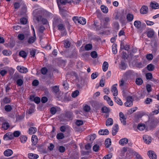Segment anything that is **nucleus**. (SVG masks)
Wrapping results in <instances>:
<instances>
[{"instance_id":"obj_1","label":"nucleus","mask_w":159,"mask_h":159,"mask_svg":"<svg viewBox=\"0 0 159 159\" xmlns=\"http://www.w3.org/2000/svg\"><path fill=\"white\" fill-rule=\"evenodd\" d=\"M49 13L43 9H42L37 11H34L33 15L36 18V20L38 21L42 19L43 16L47 17L49 15Z\"/></svg>"},{"instance_id":"obj_2","label":"nucleus","mask_w":159,"mask_h":159,"mask_svg":"<svg viewBox=\"0 0 159 159\" xmlns=\"http://www.w3.org/2000/svg\"><path fill=\"white\" fill-rule=\"evenodd\" d=\"M126 101L124 103V105L126 107H130L133 105L134 99L132 96H128L126 98Z\"/></svg>"},{"instance_id":"obj_3","label":"nucleus","mask_w":159,"mask_h":159,"mask_svg":"<svg viewBox=\"0 0 159 159\" xmlns=\"http://www.w3.org/2000/svg\"><path fill=\"white\" fill-rule=\"evenodd\" d=\"M16 78L18 79L16 80V84L18 86H21L23 84L24 82V79L23 77L17 75L16 77Z\"/></svg>"},{"instance_id":"obj_4","label":"nucleus","mask_w":159,"mask_h":159,"mask_svg":"<svg viewBox=\"0 0 159 159\" xmlns=\"http://www.w3.org/2000/svg\"><path fill=\"white\" fill-rule=\"evenodd\" d=\"M119 115L120 118V120L121 122V123L124 125H126V118L124 115L123 113L121 112H120Z\"/></svg>"},{"instance_id":"obj_5","label":"nucleus","mask_w":159,"mask_h":159,"mask_svg":"<svg viewBox=\"0 0 159 159\" xmlns=\"http://www.w3.org/2000/svg\"><path fill=\"white\" fill-rule=\"evenodd\" d=\"M13 139V135L11 133H7L5 134L3 137V139L5 140H11Z\"/></svg>"},{"instance_id":"obj_6","label":"nucleus","mask_w":159,"mask_h":159,"mask_svg":"<svg viewBox=\"0 0 159 159\" xmlns=\"http://www.w3.org/2000/svg\"><path fill=\"white\" fill-rule=\"evenodd\" d=\"M17 69L19 72L22 73H26L28 71L26 68L21 66H18Z\"/></svg>"},{"instance_id":"obj_7","label":"nucleus","mask_w":159,"mask_h":159,"mask_svg":"<svg viewBox=\"0 0 159 159\" xmlns=\"http://www.w3.org/2000/svg\"><path fill=\"white\" fill-rule=\"evenodd\" d=\"M101 110H102V112L107 114L105 116L106 118H107L109 116V112H110V110L109 108H108L106 106H104V107H103L102 108Z\"/></svg>"},{"instance_id":"obj_8","label":"nucleus","mask_w":159,"mask_h":159,"mask_svg":"<svg viewBox=\"0 0 159 159\" xmlns=\"http://www.w3.org/2000/svg\"><path fill=\"white\" fill-rule=\"evenodd\" d=\"M143 139L144 142L148 144H149L152 141L151 138L148 135H143Z\"/></svg>"},{"instance_id":"obj_9","label":"nucleus","mask_w":159,"mask_h":159,"mask_svg":"<svg viewBox=\"0 0 159 159\" xmlns=\"http://www.w3.org/2000/svg\"><path fill=\"white\" fill-rule=\"evenodd\" d=\"M117 84L113 85L111 89V92L113 93V95L114 96H116L118 95V91L116 85H117Z\"/></svg>"},{"instance_id":"obj_10","label":"nucleus","mask_w":159,"mask_h":159,"mask_svg":"<svg viewBox=\"0 0 159 159\" xmlns=\"http://www.w3.org/2000/svg\"><path fill=\"white\" fill-rule=\"evenodd\" d=\"M148 156L151 159H156L157 156L155 152L152 151H150L148 153Z\"/></svg>"},{"instance_id":"obj_11","label":"nucleus","mask_w":159,"mask_h":159,"mask_svg":"<svg viewBox=\"0 0 159 159\" xmlns=\"http://www.w3.org/2000/svg\"><path fill=\"white\" fill-rule=\"evenodd\" d=\"M38 138L37 136L35 135H33L32 136V138H31V142L32 143V145L33 146H35V145L38 142Z\"/></svg>"},{"instance_id":"obj_12","label":"nucleus","mask_w":159,"mask_h":159,"mask_svg":"<svg viewBox=\"0 0 159 159\" xmlns=\"http://www.w3.org/2000/svg\"><path fill=\"white\" fill-rule=\"evenodd\" d=\"M119 130L118 125L117 124L115 125L112 128V134L113 135H115L118 132Z\"/></svg>"},{"instance_id":"obj_13","label":"nucleus","mask_w":159,"mask_h":159,"mask_svg":"<svg viewBox=\"0 0 159 159\" xmlns=\"http://www.w3.org/2000/svg\"><path fill=\"white\" fill-rule=\"evenodd\" d=\"M104 99L106 100L110 106H112L113 105V101L111 100L110 98L107 95H105L104 96Z\"/></svg>"},{"instance_id":"obj_14","label":"nucleus","mask_w":159,"mask_h":159,"mask_svg":"<svg viewBox=\"0 0 159 159\" xmlns=\"http://www.w3.org/2000/svg\"><path fill=\"white\" fill-rule=\"evenodd\" d=\"M128 142V139L126 138L121 139L119 142V143L122 146H124L127 144Z\"/></svg>"},{"instance_id":"obj_15","label":"nucleus","mask_w":159,"mask_h":159,"mask_svg":"<svg viewBox=\"0 0 159 159\" xmlns=\"http://www.w3.org/2000/svg\"><path fill=\"white\" fill-rule=\"evenodd\" d=\"M148 11V7L145 6H143L140 10V12L142 14H146L147 13Z\"/></svg>"},{"instance_id":"obj_16","label":"nucleus","mask_w":159,"mask_h":159,"mask_svg":"<svg viewBox=\"0 0 159 159\" xmlns=\"http://www.w3.org/2000/svg\"><path fill=\"white\" fill-rule=\"evenodd\" d=\"M150 7L153 9H157L159 8V5L157 2H152L150 4Z\"/></svg>"},{"instance_id":"obj_17","label":"nucleus","mask_w":159,"mask_h":159,"mask_svg":"<svg viewBox=\"0 0 159 159\" xmlns=\"http://www.w3.org/2000/svg\"><path fill=\"white\" fill-rule=\"evenodd\" d=\"M13 154V152L11 149H8L5 150L4 152V155L7 157H9Z\"/></svg>"},{"instance_id":"obj_18","label":"nucleus","mask_w":159,"mask_h":159,"mask_svg":"<svg viewBox=\"0 0 159 159\" xmlns=\"http://www.w3.org/2000/svg\"><path fill=\"white\" fill-rule=\"evenodd\" d=\"M37 131V128L34 127H30L29 129L28 133L30 134H34Z\"/></svg>"},{"instance_id":"obj_19","label":"nucleus","mask_w":159,"mask_h":159,"mask_svg":"<svg viewBox=\"0 0 159 159\" xmlns=\"http://www.w3.org/2000/svg\"><path fill=\"white\" fill-rule=\"evenodd\" d=\"M98 133L101 135H107L109 134V132L107 129H106L104 130L101 129L99 131Z\"/></svg>"},{"instance_id":"obj_20","label":"nucleus","mask_w":159,"mask_h":159,"mask_svg":"<svg viewBox=\"0 0 159 159\" xmlns=\"http://www.w3.org/2000/svg\"><path fill=\"white\" fill-rule=\"evenodd\" d=\"M28 157L30 159H37L39 157L38 155L32 153L28 154Z\"/></svg>"},{"instance_id":"obj_21","label":"nucleus","mask_w":159,"mask_h":159,"mask_svg":"<svg viewBox=\"0 0 159 159\" xmlns=\"http://www.w3.org/2000/svg\"><path fill=\"white\" fill-rule=\"evenodd\" d=\"M134 25L138 29L140 28L141 25V22L139 20H135L134 22Z\"/></svg>"},{"instance_id":"obj_22","label":"nucleus","mask_w":159,"mask_h":159,"mask_svg":"<svg viewBox=\"0 0 159 159\" xmlns=\"http://www.w3.org/2000/svg\"><path fill=\"white\" fill-rule=\"evenodd\" d=\"M113 121L111 118H108L106 121V124L107 126H110L112 125L113 124Z\"/></svg>"},{"instance_id":"obj_23","label":"nucleus","mask_w":159,"mask_h":159,"mask_svg":"<svg viewBox=\"0 0 159 159\" xmlns=\"http://www.w3.org/2000/svg\"><path fill=\"white\" fill-rule=\"evenodd\" d=\"M86 20L85 18L81 17H79V19L78 20V23L82 25H84L86 24Z\"/></svg>"},{"instance_id":"obj_24","label":"nucleus","mask_w":159,"mask_h":159,"mask_svg":"<svg viewBox=\"0 0 159 159\" xmlns=\"http://www.w3.org/2000/svg\"><path fill=\"white\" fill-rule=\"evenodd\" d=\"M134 18V15L128 13L126 16V19L129 22H131L133 21Z\"/></svg>"},{"instance_id":"obj_25","label":"nucleus","mask_w":159,"mask_h":159,"mask_svg":"<svg viewBox=\"0 0 159 159\" xmlns=\"http://www.w3.org/2000/svg\"><path fill=\"white\" fill-rule=\"evenodd\" d=\"M36 35H34L33 37H30L28 41V43L30 44H31L34 43L35 40H36Z\"/></svg>"},{"instance_id":"obj_26","label":"nucleus","mask_w":159,"mask_h":159,"mask_svg":"<svg viewBox=\"0 0 159 159\" xmlns=\"http://www.w3.org/2000/svg\"><path fill=\"white\" fill-rule=\"evenodd\" d=\"M108 67V64L107 62L104 61L102 65L103 70L105 72L107 71Z\"/></svg>"},{"instance_id":"obj_27","label":"nucleus","mask_w":159,"mask_h":159,"mask_svg":"<svg viewBox=\"0 0 159 159\" xmlns=\"http://www.w3.org/2000/svg\"><path fill=\"white\" fill-rule=\"evenodd\" d=\"M154 34V30L152 29L149 30L147 33V35L149 38H151L153 37Z\"/></svg>"},{"instance_id":"obj_28","label":"nucleus","mask_w":159,"mask_h":159,"mask_svg":"<svg viewBox=\"0 0 159 159\" xmlns=\"http://www.w3.org/2000/svg\"><path fill=\"white\" fill-rule=\"evenodd\" d=\"M105 144L106 147L108 148L111 145V139L109 138L106 139L105 141Z\"/></svg>"},{"instance_id":"obj_29","label":"nucleus","mask_w":159,"mask_h":159,"mask_svg":"<svg viewBox=\"0 0 159 159\" xmlns=\"http://www.w3.org/2000/svg\"><path fill=\"white\" fill-rule=\"evenodd\" d=\"M114 101L116 103H117L120 106H122L123 105V103L121 100L118 98L116 97H115Z\"/></svg>"},{"instance_id":"obj_30","label":"nucleus","mask_w":159,"mask_h":159,"mask_svg":"<svg viewBox=\"0 0 159 159\" xmlns=\"http://www.w3.org/2000/svg\"><path fill=\"white\" fill-rule=\"evenodd\" d=\"M57 2L59 6V7L60 9V4L65 5L67 1V0H57Z\"/></svg>"},{"instance_id":"obj_31","label":"nucleus","mask_w":159,"mask_h":159,"mask_svg":"<svg viewBox=\"0 0 159 159\" xmlns=\"http://www.w3.org/2000/svg\"><path fill=\"white\" fill-rule=\"evenodd\" d=\"M101 8L102 12L104 13H107L108 12V8L104 5H102Z\"/></svg>"},{"instance_id":"obj_32","label":"nucleus","mask_w":159,"mask_h":159,"mask_svg":"<svg viewBox=\"0 0 159 159\" xmlns=\"http://www.w3.org/2000/svg\"><path fill=\"white\" fill-rule=\"evenodd\" d=\"M3 54L6 56H9L11 54L12 52L10 50H4L2 51Z\"/></svg>"},{"instance_id":"obj_33","label":"nucleus","mask_w":159,"mask_h":159,"mask_svg":"<svg viewBox=\"0 0 159 159\" xmlns=\"http://www.w3.org/2000/svg\"><path fill=\"white\" fill-rule=\"evenodd\" d=\"M137 128L140 130H143L145 128V125L144 124H139L138 125Z\"/></svg>"},{"instance_id":"obj_34","label":"nucleus","mask_w":159,"mask_h":159,"mask_svg":"<svg viewBox=\"0 0 159 159\" xmlns=\"http://www.w3.org/2000/svg\"><path fill=\"white\" fill-rule=\"evenodd\" d=\"M56 137L58 139H61L64 138V134L62 133H60L57 134Z\"/></svg>"},{"instance_id":"obj_35","label":"nucleus","mask_w":159,"mask_h":159,"mask_svg":"<svg viewBox=\"0 0 159 159\" xmlns=\"http://www.w3.org/2000/svg\"><path fill=\"white\" fill-rule=\"evenodd\" d=\"M20 141L21 143H24L27 141V137L24 135L21 136L20 138Z\"/></svg>"},{"instance_id":"obj_36","label":"nucleus","mask_w":159,"mask_h":159,"mask_svg":"<svg viewBox=\"0 0 159 159\" xmlns=\"http://www.w3.org/2000/svg\"><path fill=\"white\" fill-rule=\"evenodd\" d=\"M79 94V92L78 90H76L73 92L71 94V96L73 98H75Z\"/></svg>"},{"instance_id":"obj_37","label":"nucleus","mask_w":159,"mask_h":159,"mask_svg":"<svg viewBox=\"0 0 159 159\" xmlns=\"http://www.w3.org/2000/svg\"><path fill=\"white\" fill-rule=\"evenodd\" d=\"M85 49L86 51L91 50L92 48V45L91 44H87L85 46Z\"/></svg>"},{"instance_id":"obj_38","label":"nucleus","mask_w":159,"mask_h":159,"mask_svg":"<svg viewBox=\"0 0 159 159\" xmlns=\"http://www.w3.org/2000/svg\"><path fill=\"white\" fill-rule=\"evenodd\" d=\"M143 81L142 79L137 78L136 80V83L138 85H140L143 83Z\"/></svg>"},{"instance_id":"obj_39","label":"nucleus","mask_w":159,"mask_h":159,"mask_svg":"<svg viewBox=\"0 0 159 159\" xmlns=\"http://www.w3.org/2000/svg\"><path fill=\"white\" fill-rule=\"evenodd\" d=\"M10 127L9 124L7 123H5L2 124V128L4 130L7 129Z\"/></svg>"},{"instance_id":"obj_40","label":"nucleus","mask_w":159,"mask_h":159,"mask_svg":"<svg viewBox=\"0 0 159 159\" xmlns=\"http://www.w3.org/2000/svg\"><path fill=\"white\" fill-rule=\"evenodd\" d=\"M19 55L23 58L27 56L26 53L24 51H20L19 53Z\"/></svg>"},{"instance_id":"obj_41","label":"nucleus","mask_w":159,"mask_h":159,"mask_svg":"<svg viewBox=\"0 0 159 159\" xmlns=\"http://www.w3.org/2000/svg\"><path fill=\"white\" fill-rule=\"evenodd\" d=\"M126 84L125 81L123 79L120 80L119 82V86L120 87L123 86Z\"/></svg>"},{"instance_id":"obj_42","label":"nucleus","mask_w":159,"mask_h":159,"mask_svg":"<svg viewBox=\"0 0 159 159\" xmlns=\"http://www.w3.org/2000/svg\"><path fill=\"white\" fill-rule=\"evenodd\" d=\"M18 39L20 40H24L25 38V35L23 34H19L17 36Z\"/></svg>"},{"instance_id":"obj_43","label":"nucleus","mask_w":159,"mask_h":159,"mask_svg":"<svg viewBox=\"0 0 159 159\" xmlns=\"http://www.w3.org/2000/svg\"><path fill=\"white\" fill-rule=\"evenodd\" d=\"M90 55L91 57L93 58H95L97 57L98 54L97 52L95 51H93L90 54Z\"/></svg>"},{"instance_id":"obj_44","label":"nucleus","mask_w":159,"mask_h":159,"mask_svg":"<svg viewBox=\"0 0 159 159\" xmlns=\"http://www.w3.org/2000/svg\"><path fill=\"white\" fill-rule=\"evenodd\" d=\"M91 109L90 107V106L86 105L84 107V110L85 112H89Z\"/></svg>"},{"instance_id":"obj_45","label":"nucleus","mask_w":159,"mask_h":159,"mask_svg":"<svg viewBox=\"0 0 159 159\" xmlns=\"http://www.w3.org/2000/svg\"><path fill=\"white\" fill-rule=\"evenodd\" d=\"M48 71V70L45 67H43L41 70V73L43 75H46Z\"/></svg>"},{"instance_id":"obj_46","label":"nucleus","mask_w":159,"mask_h":159,"mask_svg":"<svg viewBox=\"0 0 159 159\" xmlns=\"http://www.w3.org/2000/svg\"><path fill=\"white\" fill-rule=\"evenodd\" d=\"M147 68L149 71H152L154 68V66L152 64H149L147 66Z\"/></svg>"},{"instance_id":"obj_47","label":"nucleus","mask_w":159,"mask_h":159,"mask_svg":"<svg viewBox=\"0 0 159 159\" xmlns=\"http://www.w3.org/2000/svg\"><path fill=\"white\" fill-rule=\"evenodd\" d=\"M58 30H65L64 25L62 24H60L57 26Z\"/></svg>"},{"instance_id":"obj_48","label":"nucleus","mask_w":159,"mask_h":159,"mask_svg":"<svg viewBox=\"0 0 159 159\" xmlns=\"http://www.w3.org/2000/svg\"><path fill=\"white\" fill-rule=\"evenodd\" d=\"M20 21L22 24L25 25L27 23V20L25 18H22L20 19Z\"/></svg>"},{"instance_id":"obj_49","label":"nucleus","mask_w":159,"mask_h":159,"mask_svg":"<svg viewBox=\"0 0 159 159\" xmlns=\"http://www.w3.org/2000/svg\"><path fill=\"white\" fill-rule=\"evenodd\" d=\"M152 99L151 98H147L144 101V103L146 104H149L152 102Z\"/></svg>"},{"instance_id":"obj_50","label":"nucleus","mask_w":159,"mask_h":159,"mask_svg":"<svg viewBox=\"0 0 159 159\" xmlns=\"http://www.w3.org/2000/svg\"><path fill=\"white\" fill-rule=\"evenodd\" d=\"M112 51L114 54H116L117 53V50L116 44H113L112 46Z\"/></svg>"},{"instance_id":"obj_51","label":"nucleus","mask_w":159,"mask_h":159,"mask_svg":"<svg viewBox=\"0 0 159 159\" xmlns=\"http://www.w3.org/2000/svg\"><path fill=\"white\" fill-rule=\"evenodd\" d=\"M99 146L98 144L95 145L93 147V150L95 152H98L99 150Z\"/></svg>"},{"instance_id":"obj_52","label":"nucleus","mask_w":159,"mask_h":159,"mask_svg":"<svg viewBox=\"0 0 159 159\" xmlns=\"http://www.w3.org/2000/svg\"><path fill=\"white\" fill-rule=\"evenodd\" d=\"M138 109L137 107H133L129 110L128 111V112L129 114H131L134 112L135 111Z\"/></svg>"},{"instance_id":"obj_53","label":"nucleus","mask_w":159,"mask_h":159,"mask_svg":"<svg viewBox=\"0 0 159 159\" xmlns=\"http://www.w3.org/2000/svg\"><path fill=\"white\" fill-rule=\"evenodd\" d=\"M134 155L136 156V159H143L142 157L137 152L134 151L133 152Z\"/></svg>"},{"instance_id":"obj_54","label":"nucleus","mask_w":159,"mask_h":159,"mask_svg":"<svg viewBox=\"0 0 159 159\" xmlns=\"http://www.w3.org/2000/svg\"><path fill=\"white\" fill-rule=\"evenodd\" d=\"M20 132L19 131H16L14 132L13 134V137H18L19 136L20 134Z\"/></svg>"},{"instance_id":"obj_55","label":"nucleus","mask_w":159,"mask_h":159,"mask_svg":"<svg viewBox=\"0 0 159 159\" xmlns=\"http://www.w3.org/2000/svg\"><path fill=\"white\" fill-rule=\"evenodd\" d=\"M120 68L122 70H125L126 68V65L125 63L123 61L121 62Z\"/></svg>"},{"instance_id":"obj_56","label":"nucleus","mask_w":159,"mask_h":159,"mask_svg":"<svg viewBox=\"0 0 159 159\" xmlns=\"http://www.w3.org/2000/svg\"><path fill=\"white\" fill-rule=\"evenodd\" d=\"M146 58L148 60L151 61L153 58V56L152 54H148L146 56Z\"/></svg>"},{"instance_id":"obj_57","label":"nucleus","mask_w":159,"mask_h":159,"mask_svg":"<svg viewBox=\"0 0 159 159\" xmlns=\"http://www.w3.org/2000/svg\"><path fill=\"white\" fill-rule=\"evenodd\" d=\"M10 102V100L7 97H6L4 98L2 101V102H3L5 104L9 103Z\"/></svg>"},{"instance_id":"obj_58","label":"nucleus","mask_w":159,"mask_h":159,"mask_svg":"<svg viewBox=\"0 0 159 159\" xmlns=\"http://www.w3.org/2000/svg\"><path fill=\"white\" fill-rule=\"evenodd\" d=\"M57 111L56 108L54 107H52L51 108L50 112L52 115H54L57 112Z\"/></svg>"},{"instance_id":"obj_59","label":"nucleus","mask_w":159,"mask_h":159,"mask_svg":"<svg viewBox=\"0 0 159 159\" xmlns=\"http://www.w3.org/2000/svg\"><path fill=\"white\" fill-rule=\"evenodd\" d=\"M11 107L10 105H6L5 107V109L7 111H10L11 110Z\"/></svg>"},{"instance_id":"obj_60","label":"nucleus","mask_w":159,"mask_h":159,"mask_svg":"<svg viewBox=\"0 0 159 159\" xmlns=\"http://www.w3.org/2000/svg\"><path fill=\"white\" fill-rule=\"evenodd\" d=\"M30 54L31 56V57H34L35 56L36 53V50L33 49L30 52Z\"/></svg>"},{"instance_id":"obj_61","label":"nucleus","mask_w":159,"mask_h":159,"mask_svg":"<svg viewBox=\"0 0 159 159\" xmlns=\"http://www.w3.org/2000/svg\"><path fill=\"white\" fill-rule=\"evenodd\" d=\"M40 21H42V23L44 25L47 24L48 23V21L47 20L43 17H42L41 20H40Z\"/></svg>"},{"instance_id":"obj_62","label":"nucleus","mask_w":159,"mask_h":159,"mask_svg":"<svg viewBox=\"0 0 159 159\" xmlns=\"http://www.w3.org/2000/svg\"><path fill=\"white\" fill-rule=\"evenodd\" d=\"M76 125L78 126H80L83 124V121L80 120H77L75 123Z\"/></svg>"},{"instance_id":"obj_63","label":"nucleus","mask_w":159,"mask_h":159,"mask_svg":"<svg viewBox=\"0 0 159 159\" xmlns=\"http://www.w3.org/2000/svg\"><path fill=\"white\" fill-rule=\"evenodd\" d=\"M64 46L66 48H68L70 47V43L68 41H66L64 43Z\"/></svg>"},{"instance_id":"obj_64","label":"nucleus","mask_w":159,"mask_h":159,"mask_svg":"<svg viewBox=\"0 0 159 159\" xmlns=\"http://www.w3.org/2000/svg\"><path fill=\"white\" fill-rule=\"evenodd\" d=\"M112 157V155L111 154H107L103 157L102 159H110Z\"/></svg>"}]
</instances>
